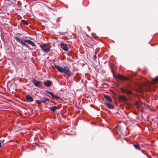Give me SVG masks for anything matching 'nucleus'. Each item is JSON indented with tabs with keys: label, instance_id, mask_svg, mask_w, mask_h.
Segmentation results:
<instances>
[{
	"label": "nucleus",
	"instance_id": "nucleus-1",
	"mask_svg": "<svg viewBox=\"0 0 158 158\" xmlns=\"http://www.w3.org/2000/svg\"><path fill=\"white\" fill-rule=\"evenodd\" d=\"M54 66L58 72L64 73L69 76H72V73L70 72V69L68 68L67 66H64V68H62L60 66L57 65L55 64H54Z\"/></svg>",
	"mask_w": 158,
	"mask_h": 158
},
{
	"label": "nucleus",
	"instance_id": "nucleus-2",
	"mask_svg": "<svg viewBox=\"0 0 158 158\" xmlns=\"http://www.w3.org/2000/svg\"><path fill=\"white\" fill-rule=\"evenodd\" d=\"M15 39L16 40L17 42H19L20 44H22L23 46L27 47V45L25 43V42L28 44H29L31 45L33 47H35V46L34 42L30 40L25 39L23 41L20 38L17 37H15Z\"/></svg>",
	"mask_w": 158,
	"mask_h": 158
},
{
	"label": "nucleus",
	"instance_id": "nucleus-3",
	"mask_svg": "<svg viewBox=\"0 0 158 158\" xmlns=\"http://www.w3.org/2000/svg\"><path fill=\"white\" fill-rule=\"evenodd\" d=\"M105 104L107 108L109 109H114V106L113 104L112 100L108 95H106L105 96Z\"/></svg>",
	"mask_w": 158,
	"mask_h": 158
},
{
	"label": "nucleus",
	"instance_id": "nucleus-4",
	"mask_svg": "<svg viewBox=\"0 0 158 158\" xmlns=\"http://www.w3.org/2000/svg\"><path fill=\"white\" fill-rule=\"evenodd\" d=\"M113 76L115 79L121 80H125L128 79L127 78L122 75L118 74L117 75H115L113 74Z\"/></svg>",
	"mask_w": 158,
	"mask_h": 158
},
{
	"label": "nucleus",
	"instance_id": "nucleus-5",
	"mask_svg": "<svg viewBox=\"0 0 158 158\" xmlns=\"http://www.w3.org/2000/svg\"><path fill=\"white\" fill-rule=\"evenodd\" d=\"M46 93L48 94H50L52 96V97L53 98L52 99L53 100H54V99H55L56 100H57L59 99H60V98L58 96L55 95L52 92L50 91H48L46 92Z\"/></svg>",
	"mask_w": 158,
	"mask_h": 158
},
{
	"label": "nucleus",
	"instance_id": "nucleus-6",
	"mask_svg": "<svg viewBox=\"0 0 158 158\" xmlns=\"http://www.w3.org/2000/svg\"><path fill=\"white\" fill-rule=\"evenodd\" d=\"M61 48L65 51H69L68 46L67 44L64 43L62 42L60 44Z\"/></svg>",
	"mask_w": 158,
	"mask_h": 158
},
{
	"label": "nucleus",
	"instance_id": "nucleus-7",
	"mask_svg": "<svg viewBox=\"0 0 158 158\" xmlns=\"http://www.w3.org/2000/svg\"><path fill=\"white\" fill-rule=\"evenodd\" d=\"M44 85L47 87H49L52 84V82L50 80H47L44 82Z\"/></svg>",
	"mask_w": 158,
	"mask_h": 158
},
{
	"label": "nucleus",
	"instance_id": "nucleus-8",
	"mask_svg": "<svg viewBox=\"0 0 158 158\" xmlns=\"http://www.w3.org/2000/svg\"><path fill=\"white\" fill-rule=\"evenodd\" d=\"M121 90L123 92L127 94L128 95H131L132 94L131 91H129L127 89H122Z\"/></svg>",
	"mask_w": 158,
	"mask_h": 158
},
{
	"label": "nucleus",
	"instance_id": "nucleus-9",
	"mask_svg": "<svg viewBox=\"0 0 158 158\" xmlns=\"http://www.w3.org/2000/svg\"><path fill=\"white\" fill-rule=\"evenodd\" d=\"M25 98L28 102H32L34 100V99L33 98L28 95L26 96Z\"/></svg>",
	"mask_w": 158,
	"mask_h": 158
},
{
	"label": "nucleus",
	"instance_id": "nucleus-10",
	"mask_svg": "<svg viewBox=\"0 0 158 158\" xmlns=\"http://www.w3.org/2000/svg\"><path fill=\"white\" fill-rule=\"evenodd\" d=\"M33 82L35 86L37 87L39 86V84L40 83V81H37L35 79H34Z\"/></svg>",
	"mask_w": 158,
	"mask_h": 158
},
{
	"label": "nucleus",
	"instance_id": "nucleus-11",
	"mask_svg": "<svg viewBox=\"0 0 158 158\" xmlns=\"http://www.w3.org/2000/svg\"><path fill=\"white\" fill-rule=\"evenodd\" d=\"M119 98L120 100H123L124 101H126L127 100V98L125 96H119Z\"/></svg>",
	"mask_w": 158,
	"mask_h": 158
},
{
	"label": "nucleus",
	"instance_id": "nucleus-12",
	"mask_svg": "<svg viewBox=\"0 0 158 158\" xmlns=\"http://www.w3.org/2000/svg\"><path fill=\"white\" fill-rule=\"evenodd\" d=\"M57 109V107L56 106H52L50 107V110L52 111H55V110Z\"/></svg>",
	"mask_w": 158,
	"mask_h": 158
},
{
	"label": "nucleus",
	"instance_id": "nucleus-13",
	"mask_svg": "<svg viewBox=\"0 0 158 158\" xmlns=\"http://www.w3.org/2000/svg\"><path fill=\"white\" fill-rule=\"evenodd\" d=\"M133 146L136 149L139 150H140V148L139 147V145L138 144L136 143V144H134Z\"/></svg>",
	"mask_w": 158,
	"mask_h": 158
},
{
	"label": "nucleus",
	"instance_id": "nucleus-14",
	"mask_svg": "<svg viewBox=\"0 0 158 158\" xmlns=\"http://www.w3.org/2000/svg\"><path fill=\"white\" fill-rule=\"evenodd\" d=\"M49 101V99L46 98H44L42 100V103H44L47 101Z\"/></svg>",
	"mask_w": 158,
	"mask_h": 158
},
{
	"label": "nucleus",
	"instance_id": "nucleus-15",
	"mask_svg": "<svg viewBox=\"0 0 158 158\" xmlns=\"http://www.w3.org/2000/svg\"><path fill=\"white\" fill-rule=\"evenodd\" d=\"M46 45V44L45 45H40V47L41 48V50L44 52L45 49V47Z\"/></svg>",
	"mask_w": 158,
	"mask_h": 158
},
{
	"label": "nucleus",
	"instance_id": "nucleus-16",
	"mask_svg": "<svg viewBox=\"0 0 158 158\" xmlns=\"http://www.w3.org/2000/svg\"><path fill=\"white\" fill-rule=\"evenodd\" d=\"M157 81H158V76L154 78V79H153L152 80V81L153 83L156 82Z\"/></svg>",
	"mask_w": 158,
	"mask_h": 158
},
{
	"label": "nucleus",
	"instance_id": "nucleus-17",
	"mask_svg": "<svg viewBox=\"0 0 158 158\" xmlns=\"http://www.w3.org/2000/svg\"><path fill=\"white\" fill-rule=\"evenodd\" d=\"M51 48V47H50L48 48V49H45L44 51V52H48L50 51V48Z\"/></svg>",
	"mask_w": 158,
	"mask_h": 158
},
{
	"label": "nucleus",
	"instance_id": "nucleus-18",
	"mask_svg": "<svg viewBox=\"0 0 158 158\" xmlns=\"http://www.w3.org/2000/svg\"><path fill=\"white\" fill-rule=\"evenodd\" d=\"M36 102L38 104H39V105H40L42 103V101H40L38 100H36Z\"/></svg>",
	"mask_w": 158,
	"mask_h": 158
},
{
	"label": "nucleus",
	"instance_id": "nucleus-19",
	"mask_svg": "<svg viewBox=\"0 0 158 158\" xmlns=\"http://www.w3.org/2000/svg\"><path fill=\"white\" fill-rule=\"evenodd\" d=\"M22 21L23 22V23H24L26 25H28V23L27 22V21L24 20H22Z\"/></svg>",
	"mask_w": 158,
	"mask_h": 158
},
{
	"label": "nucleus",
	"instance_id": "nucleus-20",
	"mask_svg": "<svg viewBox=\"0 0 158 158\" xmlns=\"http://www.w3.org/2000/svg\"><path fill=\"white\" fill-rule=\"evenodd\" d=\"M136 105L137 108H139V105L138 104H137V103H136Z\"/></svg>",
	"mask_w": 158,
	"mask_h": 158
},
{
	"label": "nucleus",
	"instance_id": "nucleus-21",
	"mask_svg": "<svg viewBox=\"0 0 158 158\" xmlns=\"http://www.w3.org/2000/svg\"><path fill=\"white\" fill-rule=\"evenodd\" d=\"M94 57L96 59L97 58V56L96 55H94Z\"/></svg>",
	"mask_w": 158,
	"mask_h": 158
},
{
	"label": "nucleus",
	"instance_id": "nucleus-22",
	"mask_svg": "<svg viewBox=\"0 0 158 158\" xmlns=\"http://www.w3.org/2000/svg\"><path fill=\"white\" fill-rule=\"evenodd\" d=\"M1 143L0 142V148L1 147Z\"/></svg>",
	"mask_w": 158,
	"mask_h": 158
},
{
	"label": "nucleus",
	"instance_id": "nucleus-23",
	"mask_svg": "<svg viewBox=\"0 0 158 158\" xmlns=\"http://www.w3.org/2000/svg\"><path fill=\"white\" fill-rule=\"evenodd\" d=\"M45 150L46 151V152H47V150L46 149H45Z\"/></svg>",
	"mask_w": 158,
	"mask_h": 158
},
{
	"label": "nucleus",
	"instance_id": "nucleus-24",
	"mask_svg": "<svg viewBox=\"0 0 158 158\" xmlns=\"http://www.w3.org/2000/svg\"><path fill=\"white\" fill-rule=\"evenodd\" d=\"M147 102H148V101L147 100Z\"/></svg>",
	"mask_w": 158,
	"mask_h": 158
}]
</instances>
